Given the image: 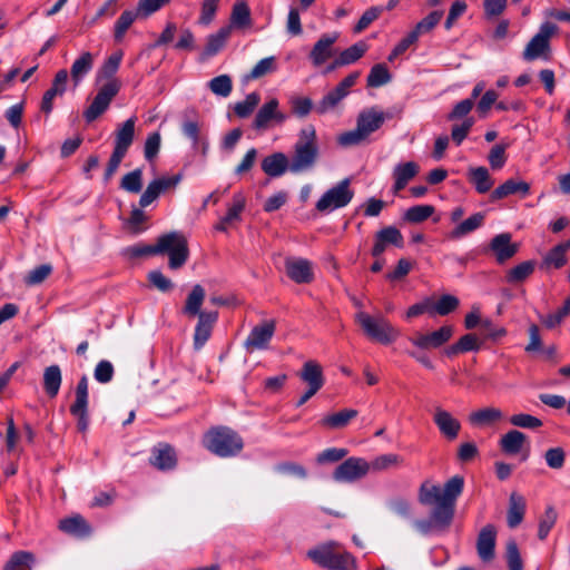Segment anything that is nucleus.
<instances>
[{"instance_id": "nucleus-1", "label": "nucleus", "mask_w": 570, "mask_h": 570, "mask_svg": "<svg viewBox=\"0 0 570 570\" xmlns=\"http://www.w3.org/2000/svg\"><path fill=\"white\" fill-rule=\"evenodd\" d=\"M306 556L318 567L328 570H357L356 558L335 540L316 544L306 552Z\"/></svg>"}, {"instance_id": "nucleus-2", "label": "nucleus", "mask_w": 570, "mask_h": 570, "mask_svg": "<svg viewBox=\"0 0 570 570\" xmlns=\"http://www.w3.org/2000/svg\"><path fill=\"white\" fill-rule=\"evenodd\" d=\"M318 158L316 130L313 126L301 129L294 145V154L289 160V171L299 174L314 167Z\"/></svg>"}, {"instance_id": "nucleus-3", "label": "nucleus", "mask_w": 570, "mask_h": 570, "mask_svg": "<svg viewBox=\"0 0 570 570\" xmlns=\"http://www.w3.org/2000/svg\"><path fill=\"white\" fill-rule=\"evenodd\" d=\"M203 444L209 452L220 458L235 456L244 448L242 436L227 426H216L208 430L204 435Z\"/></svg>"}, {"instance_id": "nucleus-4", "label": "nucleus", "mask_w": 570, "mask_h": 570, "mask_svg": "<svg viewBox=\"0 0 570 570\" xmlns=\"http://www.w3.org/2000/svg\"><path fill=\"white\" fill-rule=\"evenodd\" d=\"M464 487V479L454 475L449 479L442 490V503L433 509V520L443 527H449L453 520L456 499L461 495Z\"/></svg>"}, {"instance_id": "nucleus-5", "label": "nucleus", "mask_w": 570, "mask_h": 570, "mask_svg": "<svg viewBox=\"0 0 570 570\" xmlns=\"http://www.w3.org/2000/svg\"><path fill=\"white\" fill-rule=\"evenodd\" d=\"M157 254H168L169 267L171 269L180 268L189 256L186 237L178 232H170L159 236L155 244V255Z\"/></svg>"}, {"instance_id": "nucleus-6", "label": "nucleus", "mask_w": 570, "mask_h": 570, "mask_svg": "<svg viewBox=\"0 0 570 570\" xmlns=\"http://www.w3.org/2000/svg\"><path fill=\"white\" fill-rule=\"evenodd\" d=\"M360 324L367 337L382 344H390L397 337L396 330L382 315L371 316L365 312L356 314Z\"/></svg>"}, {"instance_id": "nucleus-7", "label": "nucleus", "mask_w": 570, "mask_h": 570, "mask_svg": "<svg viewBox=\"0 0 570 570\" xmlns=\"http://www.w3.org/2000/svg\"><path fill=\"white\" fill-rule=\"evenodd\" d=\"M557 30V26L551 22L542 23L539 31L525 46L522 58L525 61H533L539 58L548 59L550 53V39Z\"/></svg>"}, {"instance_id": "nucleus-8", "label": "nucleus", "mask_w": 570, "mask_h": 570, "mask_svg": "<svg viewBox=\"0 0 570 570\" xmlns=\"http://www.w3.org/2000/svg\"><path fill=\"white\" fill-rule=\"evenodd\" d=\"M351 180L345 178L330 188L316 203V209L321 213L332 212L345 207L351 203L354 191L350 188Z\"/></svg>"}, {"instance_id": "nucleus-9", "label": "nucleus", "mask_w": 570, "mask_h": 570, "mask_svg": "<svg viewBox=\"0 0 570 570\" xmlns=\"http://www.w3.org/2000/svg\"><path fill=\"white\" fill-rule=\"evenodd\" d=\"M120 88L121 82L118 79H111L102 85L90 106L83 112L86 121L91 122L101 116L108 109L110 102L117 96Z\"/></svg>"}, {"instance_id": "nucleus-10", "label": "nucleus", "mask_w": 570, "mask_h": 570, "mask_svg": "<svg viewBox=\"0 0 570 570\" xmlns=\"http://www.w3.org/2000/svg\"><path fill=\"white\" fill-rule=\"evenodd\" d=\"M370 471V463L363 458H348L333 472V479L340 483H352L364 478Z\"/></svg>"}, {"instance_id": "nucleus-11", "label": "nucleus", "mask_w": 570, "mask_h": 570, "mask_svg": "<svg viewBox=\"0 0 570 570\" xmlns=\"http://www.w3.org/2000/svg\"><path fill=\"white\" fill-rule=\"evenodd\" d=\"M276 330V322L274 320L265 321L254 326L244 342V347L247 352L266 350L273 338Z\"/></svg>"}, {"instance_id": "nucleus-12", "label": "nucleus", "mask_w": 570, "mask_h": 570, "mask_svg": "<svg viewBox=\"0 0 570 570\" xmlns=\"http://www.w3.org/2000/svg\"><path fill=\"white\" fill-rule=\"evenodd\" d=\"M279 102L276 98H272L266 101L257 111L253 127L257 130H265L273 124L282 125L286 119L287 115L278 110Z\"/></svg>"}, {"instance_id": "nucleus-13", "label": "nucleus", "mask_w": 570, "mask_h": 570, "mask_svg": "<svg viewBox=\"0 0 570 570\" xmlns=\"http://www.w3.org/2000/svg\"><path fill=\"white\" fill-rule=\"evenodd\" d=\"M453 335V326L443 325L439 330L431 333H416L410 337V342L422 350L439 348L448 343Z\"/></svg>"}, {"instance_id": "nucleus-14", "label": "nucleus", "mask_w": 570, "mask_h": 570, "mask_svg": "<svg viewBox=\"0 0 570 570\" xmlns=\"http://www.w3.org/2000/svg\"><path fill=\"white\" fill-rule=\"evenodd\" d=\"M433 422L439 429L440 434L448 441H454L461 431V422L448 410L435 406L433 411Z\"/></svg>"}, {"instance_id": "nucleus-15", "label": "nucleus", "mask_w": 570, "mask_h": 570, "mask_svg": "<svg viewBox=\"0 0 570 570\" xmlns=\"http://www.w3.org/2000/svg\"><path fill=\"white\" fill-rule=\"evenodd\" d=\"M389 245H393L397 248H402L404 246V237L394 226L384 227L375 234L374 245L371 250L372 256L380 257L386 250Z\"/></svg>"}, {"instance_id": "nucleus-16", "label": "nucleus", "mask_w": 570, "mask_h": 570, "mask_svg": "<svg viewBox=\"0 0 570 570\" xmlns=\"http://www.w3.org/2000/svg\"><path fill=\"white\" fill-rule=\"evenodd\" d=\"M197 318L198 320L193 336V347L198 352L210 338L214 325L218 320V312L213 311L208 313H202Z\"/></svg>"}, {"instance_id": "nucleus-17", "label": "nucleus", "mask_w": 570, "mask_h": 570, "mask_svg": "<svg viewBox=\"0 0 570 570\" xmlns=\"http://www.w3.org/2000/svg\"><path fill=\"white\" fill-rule=\"evenodd\" d=\"M489 249L493 253L497 263L503 264L518 253L519 245L512 243L511 234L501 233L491 239Z\"/></svg>"}, {"instance_id": "nucleus-18", "label": "nucleus", "mask_w": 570, "mask_h": 570, "mask_svg": "<svg viewBox=\"0 0 570 570\" xmlns=\"http://www.w3.org/2000/svg\"><path fill=\"white\" fill-rule=\"evenodd\" d=\"M287 276L297 284H308L314 279L312 263L305 258H287L285 262Z\"/></svg>"}, {"instance_id": "nucleus-19", "label": "nucleus", "mask_w": 570, "mask_h": 570, "mask_svg": "<svg viewBox=\"0 0 570 570\" xmlns=\"http://www.w3.org/2000/svg\"><path fill=\"white\" fill-rule=\"evenodd\" d=\"M338 39V33H327L323 35L314 45L313 49L309 53V59L313 65L318 67L327 61L334 53L333 45Z\"/></svg>"}, {"instance_id": "nucleus-20", "label": "nucleus", "mask_w": 570, "mask_h": 570, "mask_svg": "<svg viewBox=\"0 0 570 570\" xmlns=\"http://www.w3.org/2000/svg\"><path fill=\"white\" fill-rule=\"evenodd\" d=\"M68 80V72L66 69L59 70L52 81L51 87L43 94L41 100V111L49 115L53 108V99L57 96H62L66 91V85Z\"/></svg>"}, {"instance_id": "nucleus-21", "label": "nucleus", "mask_w": 570, "mask_h": 570, "mask_svg": "<svg viewBox=\"0 0 570 570\" xmlns=\"http://www.w3.org/2000/svg\"><path fill=\"white\" fill-rule=\"evenodd\" d=\"M497 530L494 525L487 524L478 535L476 550L480 559L489 562L494 558Z\"/></svg>"}, {"instance_id": "nucleus-22", "label": "nucleus", "mask_w": 570, "mask_h": 570, "mask_svg": "<svg viewBox=\"0 0 570 570\" xmlns=\"http://www.w3.org/2000/svg\"><path fill=\"white\" fill-rule=\"evenodd\" d=\"M387 115L376 108L363 110L357 118V127L367 137L384 124Z\"/></svg>"}, {"instance_id": "nucleus-23", "label": "nucleus", "mask_w": 570, "mask_h": 570, "mask_svg": "<svg viewBox=\"0 0 570 570\" xmlns=\"http://www.w3.org/2000/svg\"><path fill=\"white\" fill-rule=\"evenodd\" d=\"M420 167L414 161L399 164L393 169V194L397 195L419 174Z\"/></svg>"}, {"instance_id": "nucleus-24", "label": "nucleus", "mask_w": 570, "mask_h": 570, "mask_svg": "<svg viewBox=\"0 0 570 570\" xmlns=\"http://www.w3.org/2000/svg\"><path fill=\"white\" fill-rule=\"evenodd\" d=\"M530 193V185L524 180L508 179L498 186L490 196L491 202L505 198L511 195H520L521 197L528 196Z\"/></svg>"}, {"instance_id": "nucleus-25", "label": "nucleus", "mask_w": 570, "mask_h": 570, "mask_svg": "<svg viewBox=\"0 0 570 570\" xmlns=\"http://www.w3.org/2000/svg\"><path fill=\"white\" fill-rule=\"evenodd\" d=\"M298 377L307 384V387L315 389L317 391H320L325 383L322 366L313 360L303 364V367L298 373Z\"/></svg>"}, {"instance_id": "nucleus-26", "label": "nucleus", "mask_w": 570, "mask_h": 570, "mask_svg": "<svg viewBox=\"0 0 570 570\" xmlns=\"http://www.w3.org/2000/svg\"><path fill=\"white\" fill-rule=\"evenodd\" d=\"M289 160L284 153H274L262 160V170L269 177H279L289 170Z\"/></svg>"}, {"instance_id": "nucleus-27", "label": "nucleus", "mask_w": 570, "mask_h": 570, "mask_svg": "<svg viewBox=\"0 0 570 570\" xmlns=\"http://www.w3.org/2000/svg\"><path fill=\"white\" fill-rule=\"evenodd\" d=\"M205 288L199 284L194 285L190 293L187 295L185 305L183 307V314L188 317H199V314L208 313L209 311H202V305L205 301Z\"/></svg>"}, {"instance_id": "nucleus-28", "label": "nucleus", "mask_w": 570, "mask_h": 570, "mask_svg": "<svg viewBox=\"0 0 570 570\" xmlns=\"http://www.w3.org/2000/svg\"><path fill=\"white\" fill-rule=\"evenodd\" d=\"M150 463L159 470H169L177 463L176 453L169 444H159L154 448Z\"/></svg>"}, {"instance_id": "nucleus-29", "label": "nucleus", "mask_w": 570, "mask_h": 570, "mask_svg": "<svg viewBox=\"0 0 570 570\" xmlns=\"http://www.w3.org/2000/svg\"><path fill=\"white\" fill-rule=\"evenodd\" d=\"M503 419V412L493 406L482 407L469 415V422L474 426H487Z\"/></svg>"}, {"instance_id": "nucleus-30", "label": "nucleus", "mask_w": 570, "mask_h": 570, "mask_svg": "<svg viewBox=\"0 0 570 570\" xmlns=\"http://www.w3.org/2000/svg\"><path fill=\"white\" fill-rule=\"evenodd\" d=\"M60 530L63 532L78 537L85 538L91 533V528L88 522L81 515H73L66 518L59 523Z\"/></svg>"}, {"instance_id": "nucleus-31", "label": "nucleus", "mask_w": 570, "mask_h": 570, "mask_svg": "<svg viewBox=\"0 0 570 570\" xmlns=\"http://www.w3.org/2000/svg\"><path fill=\"white\" fill-rule=\"evenodd\" d=\"M525 442L524 433L519 430H510L500 439V448L505 454L515 455L522 450Z\"/></svg>"}, {"instance_id": "nucleus-32", "label": "nucleus", "mask_w": 570, "mask_h": 570, "mask_svg": "<svg viewBox=\"0 0 570 570\" xmlns=\"http://www.w3.org/2000/svg\"><path fill=\"white\" fill-rule=\"evenodd\" d=\"M94 67V55L89 51L82 52L72 63L70 76L75 86L91 71Z\"/></svg>"}, {"instance_id": "nucleus-33", "label": "nucleus", "mask_w": 570, "mask_h": 570, "mask_svg": "<svg viewBox=\"0 0 570 570\" xmlns=\"http://www.w3.org/2000/svg\"><path fill=\"white\" fill-rule=\"evenodd\" d=\"M136 118L130 117L115 132V148L128 151L134 141Z\"/></svg>"}, {"instance_id": "nucleus-34", "label": "nucleus", "mask_w": 570, "mask_h": 570, "mask_svg": "<svg viewBox=\"0 0 570 570\" xmlns=\"http://www.w3.org/2000/svg\"><path fill=\"white\" fill-rule=\"evenodd\" d=\"M525 512V501L523 497L518 493H512L509 499V509L507 514V522L511 529L517 528L523 520Z\"/></svg>"}, {"instance_id": "nucleus-35", "label": "nucleus", "mask_w": 570, "mask_h": 570, "mask_svg": "<svg viewBox=\"0 0 570 570\" xmlns=\"http://www.w3.org/2000/svg\"><path fill=\"white\" fill-rule=\"evenodd\" d=\"M62 382L61 370L58 365H50L43 371V390L53 399L58 395Z\"/></svg>"}, {"instance_id": "nucleus-36", "label": "nucleus", "mask_w": 570, "mask_h": 570, "mask_svg": "<svg viewBox=\"0 0 570 570\" xmlns=\"http://www.w3.org/2000/svg\"><path fill=\"white\" fill-rule=\"evenodd\" d=\"M470 183L474 185L479 194L488 193L494 185V180L485 167H473L469 169Z\"/></svg>"}, {"instance_id": "nucleus-37", "label": "nucleus", "mask_w": 570, "mask_h": 570, "mask_svg": "<svg viewBox=\"0 0 570 570\" xmlns=\"http://www.w3.org/2000/svg\"><path fill=\"white\" fill-rule=\"evenodd\" d=\"M484 218L485 216L483 213H475L471 215L469 218L460 223L454 229H452L449 234V237L451 239H459L476 230L483 225Z\"/></svg>"}, {"instance_id": "nucleus-38", "label": "nucleus", "mask_w": 570, "mask_h": 570, "mask_svg": "<svg viewBox=\"0 0 570 570\" xmlns=\"http://www.w3.org/2000/svg\"><path fill=\"white\" fill-rule=\"evenodd\" d=\"M358 412L354 409H344L337 413L324 416L320 423L328 429H342L346 426L351 420L357 416Z\"/></svg>"}, {"instance_id": "nucleus-39", "label": "nucleus", "mask_w": 570, "mask_h": 570, "mask_svg": "<svg viewBox=\"0 0 570 570\" xmlns=\"http://www.w3.org/2000/svg\"><path fill=\"white\" fill-rule=\"evenodd\" d=\"M570 249V239L560 243L551 248L543 258L548 267L561 268L567 263V252Z\"/></svg>"}, {"instance_id": "nucleus-40", "label": "nucleus", "mask_w": 570, "mask_h": 570, "mask_svg": "<svg viewBox=\"0 0 570 570\" xmlns=\"http://www.w3.org/2000/svg\"><path fill=\"white\" fill-rule=\"evenodd\" d=\"M534 268L533 261L522 262L507 272L505 282L509 284L522 283L534 272Z\"/></svg>"}, {"instance_id": "nucleus-41", "label": "nucleus", "mask_w": 570, "mask_h": 570, "mask_svg": "<svg viewBox=\"0 0 570 570\" xmlns=\"http://www.w3.org/2000/svg\"><path fill=\"white\" fill-rule=\"evenodd\" d=\"M232 32V26L220 28L216 33L209 35L205 47V55H216L226 43Z\"/></svg>"}, {"instance_id": "nucleus-42", "label": "nucleus", "mask_w": 570, "mask_h": 570, "mask_svg": "<svg viewBox=\"0 0 570 570\" xmlns=\"http://www.w3.org/2000/svg\"><path fill=\"white\" fill-rule=\"evenodd\" d=\"M419 501L424 505L442 503V490L439 485L423 482L419 489Z\"/></svg>"}, {"instance_id": "nucleus-43", "label": "nucleus", "mask_w": 570, "mask_h": 570, "mask_svg": "<svg viewBox=\"0 0 570 570\" xmlns=\"http://www.w3.org/2000/svg\"><path fill=\"white\" fill-rule=\"evenodd\" d=\"M460 305V301L456 296L451 294L442 295L436 302L431 299L432 314L441 316L449 315L454 312Z\"/></svg>"}, {"instance_id": "nucleus-44", "label": "nucleus", "mask_w": 570, "mask_h": 570, "mask_svg": "<svg viewBox=\"0 0 570 570\" xmlns=\"http://www.w3.org/2000/svg\"><path fill=\"white\" fill-rule=\"evenodd\" d=\"M366 50L367 45L363 41H358L340 53L336 58V65L347 66L354 63L364 56Z\"/></svg>"}, {"instance_id": "nucleus-45", "label": "nucleus", "mask_w": 570, "mask_h": 570, "mask_svg": "<svg viewBox=\"0 0 570 570\" xmlns=\"http://www.w3.org/2000/svg\"><path fill=\"white\" fill-rule=\"evenodd\" d=\"M435 212L432 205H415L406 209L403 219L411 224H420L430 218Z\"/></svg>"}, {"instance_id": "nucleus-46", "label": "nucleus", "mask_w": 570, "mask_h": 570, "mask_svg": "<svg viewBox=\"0 0 570 570\" xmlns=\"http://www.w3.org/2000/svg\"><path fill=\"white\" fill-rule=\"evenodd\" d=\"M392 79V76L384 63L374 65L370 73L367 76V86L372 88H377L389 83Z\"/></svg>"}, {"instance_id": "nucleus-47", "label": "nucleus", "mask_w": 570, "mask_h": 570, "mask_svg": "<svg viewBox=\"0 0 570 570\" xmlns=\"http://www.w3.org/2000/svg\"><path fill=\"white\" fill-rule=\"evenodd\" d=\"M35 557L28 551L14 552L4 566L3 570H30Z\"/></svg>"}, {"instance_id": "nucleus-48", "label": "nucleus", "mask_w": 570, "mask_h": 570, "mask_svg": "<svg viewBox=\"0 0 570 570\" xmlns=\"http://www.w3.org/2000/svg\"><path fill=\"white\" fill-rule=\"evenodd\" d=\"M442 18V10L432 11L425 18L420 20L412 30L420 38L421 36L431 32L440 23Z\"/></svg>"}, {"instance_id": "nucleus-49", "label": "nucleus", "mask_w": 570, "mask_h": 570, "mask_svg": "<svg viewBox=\"0 0 570 570\" xmlns=\"http://www.w3.org/2000/svg\"><path fill=\"white\" fill-rule=\"evenodd\" d=\"M233 26L243 28L250 24V10L246 2H236L230 14Z\"/></svg>"}, {"instance_id": "nucleus-50", "label": "nucleus", "mask_w": 570, "mask_h": 570, "mask_svg": "<svg viewBox=\"0 0 570 570\" xmlns=\"http://www.w3.org/2000/svg\"><path fill=\"white\" fill-rule=\"evenodd\" d=\"M142 187V170L140 168H136L135 170L126 174L120 181V188L131 193L137 194L141 190Z\"/></svg>"}, {"instance_id": "nucleus-51", "label": "nucleus", "mask_w": 570, "mask_h": 570, "mask_svg": "<svg viewBox=\"0 0 570 570\" xmlns=\"http://www.w3.org/2000/svg\"><path fill=\"white\" fill-rule=\"evenodd\" d=\"M137 17H140V14H137V11L134 12L131 10L124 11L120 17L117 19L115 23V40L117 42H120L126 33V31L130 28V26L134 23Z\"/></svg>"}, {"instance_id": "nucleus-52", "label": "nucleus", "mask_w": 570, "mask_h": 570, "mask_svg": "<svg viewBox=\"0 0 570 570\" xmlns=\"http://www.w3.org/2000/svg\"><path fill=\"white\" fill-rule=\"evenodd\" d=\"M345 92H343L337 86L326 94L323 99L316 106V111L318 114H325L328 110L336 107V105L346 97Z\"/></svg>"}, {"instance_id": "nucleus-53", "label": "nucleus", "mask_w": 570, "mask_h": 570, "mask_svg": "<svg viewBox=\"0 0 570 570\" xmlns=\"http://www.w3.org/2000/svg\"><path fill=\"white\" fill-rule=\"evenodd\" d=\"M210 91L220 97H227L230 95L233 89V82L229 76L220 75L213 78L208 82Z\"/></svg>"}, {"instance_id": "nucleus-54", "label": "nucleus", "mask_w": 570, "mask_h": 570, "mask_svg": "<svg viewBox=\"0 0 570 570\" xmlns=\"http://www.w3.org/2000/svg\"><path fill=\"white\" fill-rule=\"evenodd\" d=\"M246 199L243 194L238 193L233 196V203L228 207L226 215L223 217V223H234L240 219V214L245 208Z\"/></svg>"}, {"instance_id": "nucleus-55", "label": "nucleus", "mask_w": 570, "mask_h": 570, "mask_svg": "<svg viewBox=\"0 0 570 570\" xmlns=\"http://www.w3.org/2000/svg\"><path fill=\"white\" fill-rule=\"evenodd\" d=\"M181 131L185 137L191 140L193 147L198 148L200 142V125L196 118H186L181 124Z\"/></svg>"}, {"instance_id": "nucleus-56", "label": "nucleus", "mask_w": 570, "mask_h": 570, "mask_svg": "<svg viewBox=\"0 0 570 570\" xmlns=\"http://www.w3.org/2000/svg\"><path fill=\"white\" fill-rule=\"evenodd\" d=\"M509 421L512 425H514L517 428L530 429V430L541 428L543 424L539 417L533 416L531 414H527V413L513 414Z\"/></svg>"}, {"instance_id": "nucleus-57", "label": "nucleus", "mask_w": 570, "mask_h": 570, "mask_svg": "<svg viewBox=\"0 0 570 570\" xmlns=\"http://www.w3.org/2000/svg\"><path fill=\"white\" fill-rule=\"evenodd\" d=\"M258 104L259 95L252 92L243 101L236 104L235 114L240 118H245L254 111Z\"/></svg>"}, {"instance_id": "nucleus-58", "label": "nucleus", "mask_w": 570, "mask_h": 570, "mask_svg": "<svg viewBox=\"0 0 570 570\" xmlns=\"http://www.w3.org/2000/svg\"><path fill=\"white\" fill-rule=\"evenodd\" d=\"M557 521V512L552 507L546 509L544 515L539 522L538 538L544 540Z\"/></svg>"}, {"instance_id": "nucleus-59", "label": "nucleus", "mask_w": 570, "mask_h": 570, "mask_svg": "<svg viewBox=\"0 0 570 570\" xmlns=\"http://www.w3.org/2000/svg\"><path fill=\"white\" fill-rule=\"evenodd\" d=\"M382 7H371L367 10L364 11V13L361 16L360 20L354 27V31L356 33L362 32L365 30L373 21H375L383 12Z\"/></svg>"}, {"instance_id": "nucleus-60", "label": "nucleus", "mask_w": 570, "mask_h": 570, "mask_svg": "<svg viewBox=\"0 0 570 570\" xmlns=\"http://www.w3.org/2000/svg\"><path fill=\"white\" fill-rule=\"evenodd\" d=\"M544 460L549 468L559 470L564 465L566 452L562 448H551L546 451Z\"/></svg>"}, {"instance_id": "nucleus-61", "label": "nucleus", "mask_w": 570, "mask_h": 570, "mask_svg": "<svg viewBox=\"0 0 570 570\" xmlns=\"http://www.w3.org/2000/svg\"><path fill=\"white\" fill-rule=\"evenodd\" d=\"M473 125L474 119L470 117L463 119V121L460 125H454L452 127L451 138L456 146H460L462 141L466 138Z\"/></svg>"}, {"instance_id": "nucleus-62", "label": "nucleus", "mask_w": 570, "mask_h": 570, "mask_svg": "<svg viewBox=\"0 0 570 570\" xmlns=\"http://www.w3.org/2000/svg\"><path fill=\"white\" fill-rule=\"evenodd\" d=\"M122 59V52L118 51L112 53L104 63V66L100 69L101 77L111 80L115 79L114 76L117 72L120 62Z\"/></svg>"}, {"instance_id": "nucleus-63", "label": "nucleus", "mask_w": 570, "mask_h": 570, "mask_svg": "<svg viewBox=\"0 0 570 570\" xmlns=\"http://www.w3.org/2000/svg\"><path fill=\"white\" fill-rule=\"evenodd\" d=\"M347 455V450L343 448H330L317 454L318 464L338 462Z\"/></svg>"}, {"instance_id": "nucleus-64", "label": "nucleus", "mask_w": 570, "mask_h": 570, "mask_svg": "<svg viewBox=\"0 0 570 570\" xmlns=\"http://www.w3.org/2000/svg\"><path fill=\"white\" fill-rule=\"evenodd\" d=\"M507 562L509 570H523L519 548L514 541H510L507 544Z\"/></svg>"}]
</instances>
